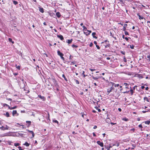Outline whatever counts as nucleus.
Masks as SVG:
<instances>
[{
    "instance_id": "34",
    "label": "nucleus",
    "mask_w": 150,
    "mask_h": 150,
    "mask_svg": "<svg viewBox=\"0 0 150 150\" xmlns=\"http://www.w3.org/2000/svg\"><path fill=\"white\" fill-rule=\"evenodd\" d=\"M13 3L15 5H16L18 4V2L17 1H13Z\"/></svg>"
},
{
    "instance_id": "46",
    "label": "nucleus",
    "mask_w": 150,
    "mask_h": 150,
    "mask_svg": "<svg viewBox=\"0 0 150 150\" xmlns=\"http://www.w3.org/2000/svg\"><path fill=\"white\" fill-rule=\"evenodd\" d=\"M115 87H118L119 86V84H115Z\"/></svg>"
},
{
    "instance_id": "3",
    "label": "nucleus",
    "mask_w": 150,
    "mask_h": 150,
    "mask_svg": "<svg viewBox=\"0 0 150 150\" xmlns=\"http://www.w3.org/2000/svg\"><path fill=\"white\" fill-rule=\"evenodd\" d=\"M52 80L54 86L56 87H59V85L58 84V83L57 81L54 78H52Z\"/></svg>"
},
{
    "instance_id": "54",
    "label": "nucleus",
    "mask_w": 150,
    "mask_h": 150,
    "mask_svg": "<svg viewBox=\"0 0 150 150\" xmlns=\"http://www.w3.org/2000/svg\"><path fill=\"white\" fill-rule=\"evenodd\" d=\"M96 47L98 49H100V47H99V46L98 45H96Z\"/></svg>"
},
{
    "instance_id": "24",
    "label": "nucleus",
    "mask_w": 150,
    "mask_h": 150,
    "mask_svg": "<svg viewBox=\"0 0 150 150\" xmlns=\"http://www.w3.org/2000/svg\"><path fill=\"white\" fill-rule=\"evenodd\" d=\"M122 120H123L124 121H127L129 120V119L128 118H127L126 117L122 118Z\"/></svg>"
},
{
    "instance_id": "28",
    "label": "nucleus",
    "mask_w": 150,
    "mask_h": 150,
    "mask_svg": "<svg viewBox=\"0 0 150 150\" xmlns=\"http://www.w3.org/2000/svg\"><path fill=\"white\" fill-rule=\"evenodd\" d=\"M8 41L9 42H12L13 44L14 43V41H13L12 39L11 38H8Z\"/></svg>"
},
{
    "instance_id": "39",
    "label": "nucleus",
    "mask_w": 150,
    "mask_h": 150,
    "mask_svg": "<svg viewBox=\"0 0 150 150\" xmlns=\"http://www.w3.org/2000/svg\"><path fill=\"white\" fill-rule=\"evenodd\" d=\"M3 105H4V106H6L8 107V108H9V107H10V106L9 105H8V104H6V103L4 104H3Z\"/></svg>"
},
{
    "instance_id": "45",
    "label": "nucleus",
    "mask_w": 150,
    "mask_h": 150,
    "mask_svg": "<svg viewBox=\"0 0 150 150\" xmlns=\"http://www.w3.org/2000/svg\"><path fill=\"white\" fill-rule=\"evenodd\" d=\"M109 42V41H108V40H105L104 41V42H102V43H101L103 44V43H104V42Z\"/></svg>"
},
{
    "instance_id": "33",
    "label": "nucleus",
    "mask_w": 150,
    "mask_h": 150,
    "mask_svg": "<svg viewBox=\"0 0 150 150\" xmlns=\"http://www.w3.org/2000/svg\"><path fill=\"white\" fill-rule=\"evenodd\" d=\"M53 122H54L57 123L58 124H59L58 122L56 120H53L52 121Z\"/></svg>"
},
{
    "instance_id": "12",
    "label": "nucleus",
    "mask_w": 150,
    "mask_h": 150,
    "mask_svg": "<svg viewBox=\"0 0 150 150\" xmlns=\"http://www.w3.org/2000/svg\"><path fill=\"white\" fill-rule=\"evenodd\" d=\"M96 35V33L95 32H93L92 33V35L93 36V38H95L96 39H97L98 38L97 37L95 36V35Z\"/></svg>"
},
{
    "instance_id": "41",
    "label": "nucleus",
    "mask_w": 150,
    "mask_h": 150,
    "mask_svg": "<svg viewBox=\"0 0 150 150\" xmlns=\"http://www.w3.org/2000/svg\"><path fill=\"white\" fill-rule=\"evenodd\" d=\"M63 56H60V57L61 58V59L63 60V61H64L65 60V59H64V57H63Z\"/></svg>"
},
{
    "instance_id": "53",
    "label": "nucleus",
    "mask_w": 150,
    "mask_h": 150,
    "mask_svg": "<svg viewBox=\"0 0 150 150\" xmlns=\"http://www.w3.org/2000/svg\"><path fill=\"white\" fill-rule=\"evenodd\" d=\"M120 144L119 143H118L117 145L116 144H113V146H119Z\"/></svg>"
},
{
    "instance_id": "17",
    "label": "nucleus",
    "mask_w": 150,
    "mask_h": 150,
    "mask_svg": "<svg viewBox=\"0 0 150 150\" xmlns=\"http://www.w3.org/2000/svg\"><path fill=\"white\" fill-rule=\"evenodd\" d=\"M23 145L25 146H26L28 147L29 146L30 144L28 143L27 142H25V143L23 144Z\"/></svg>"
},
{
    "instance_id": "50",
    "label": "nucleus",
    "mask_w": 150,
    "mask_h": 150,
    "mask_svg": "<svg viewBox=\"0 0 150 150\" xmlns=\"http://www.w3.org/2000/svg\"><path fill=\"white\" fill-rule=\"evenodd\" d=\"M75 64V62H72L70 64L71 65H74Z\"/></svg>"
},
{
    "instance_id": "4",
    "label": "nucleus",
    "mask_w": 150,
    "mask_h": 150,
    "mask_svg": "<svg viewBox=\"0 0 150 150\" xmlns=\"http://www.w3.org/2000/svg\"><path fill=\"white\" fill-rule=\"evenodd\" d=\"M129 84H128L127 83H124L122 84V86H125V88L126 89V91L127 90H129Z\"/></svg>"
},
{
    "instance_id": "57",
    "label": "nucleus",
    "mask_w": 150,
    "mask_h": 150,
    "mask_svg": "<svg viewBox=\"0 0 150 150\" xmlns=\"http://www.w3.org/2000/svg\"><path fill=\"white\" fill-rule=\"evenodd\" d=\"M139 128H142L143 127L142 126V125L141 124H140L139 125Z\"/></svg>"
},
{
    "instance_id": "25",
    "label": "nucleus",
    "mask_w": 150,
    "mask_h": 150,
    "mask_svg": "<svg viewBox=\"0 0 150 150\" xmlns=\"http://www.w3.org/2000/svg\"><path fill=\"white\" fill-rule=\"evenodd\" d=\"M82 27L83 28V30L84 31H86L87 30V28L84 26L83 25L82 26Z\"/></svg>"
},
{
    "instance_id": "29",
    "label": "nucleus",
    "mask_w": 150,
    "mask_h": 150,
    "mask_svg": "<svg viewBox=\"0 0 150 150\" xmlns=\"http://www.w3.org/2000/svg\"><path fill=\"white\" fill-rule=\"evenodd\" d=\"M144 123L146 124L149 125L150 123V121H145Z\"/></svg>"
},
{
    "instance_id": "52",
    "label": "nucleus",
    "mask_w": 150,
    "mask_h": 150,
    "mask_svg": "<svg viewBox=\"0 0 150 150\" xmlns=\"http://www.w3.org/2000/svg\"><path fill=\"white\" fill-rule=\"evenodd\" d=\"M126 27H123V30L125 32V31H126Z\"/></svg>"
},
{
    "instance_id": "43",
    "label": "nucleus",
    "mask_w": 150,
    "mask_h": 150,
    "mask_svg": "<svg viewBox=\"0 0 150 150\" xmlns=\"http://www.w3.org/2000/svg\"><path fill=\"white\" fill-rule=\"evenodd\" d=\"M89 70L91 71H93L95 70H96V69H89Z\"/></svg>"
},
{
    "instance_id": "38",
    "label": "nucleus",
    "mask_w": 150,
    "mask_h": 150,
    "mask_svg": "<svg viewBox=\"0 0 150 150\" xmlns=\"http://www.w3.org/2000/svg\"><path fill=\"white\" fill-rule=\"evenodd\" d=\"M130 48L131 49H134V46L133 45H130Z\"/></svg>"
},
{
    "instance_id": "36",
    "label": "nucleus",
    "mask_w": 150,
    "mask_h": 150,
    "mask_svg": "<svg viewBox=\"0 0 150 150\" xmlns=\"http://www.w3.org/2000/svg\"><path fill=\"white\" fill-rule=\"evenodd\" d=\"M71 46L73 47L77 48L78 47V46L75 45L74 44L72 45Z\"/></svg>"
},
{
    "instance_id": "64",
    "label": "nucleus",
    "mask_w": 150,
    "mask_h": 150,
    "mask_svg": "<svg viewBox=\"0 0 150 150\" xmlns=\"http://www.w3.org/2000/svg\"><path fill=\"white\" fill-rule=\"evenodd\" d=\"M118 110L120 111V112H121L122 111V109L121 108H118Z\"/></svg>"
},
{
    "instance_id": "58",
    "label": "nucleus",
    "mask_w": 150,
    "mask_h": 150,
    "mask_svg": "<svg viewBox=\"0 0 150 150\" xmlns=\"http://www.w3.org/2000/svg\"><path fill=\"white\" fill-rule=\"evenodd\" d=\"M127 26V24H125L124 25L123 27H126Z\"/></svg>"
},
{
    "instance_id": "16",
    "label": "nucleus",
    "mask_w": 150,
    "mask_h": 150,
    "mask_svg": "<svg viewBox=\"0 0 150 150\" xmlns=\"http://www.w3.org/2000/svg\"><path fill=\"white\" fill-rule=\"evenodd\" d=\"M4 115L6 117H8L10 116L9 113L8 112H6L5 114H4Z\"/></svg>"
},
{
    "instance_id": "48",
    "label": "nucleus",
    "mask_w": 150,
    "mask_h": 150,
    "mask_svg": "<svg viewBox=\"0 0 150 150\" xmlns=\"http://www.w3.org/2000/svg\"><path fill=\"white\" fill-rule=\"evenodd\" d=\"M93 43L92 42H91L89 44V46L90 47H92L93 46Z\"/></svg>"
},
{
    "instance_id": "19",
    "label": "nucleus",
    "mask_w": 150,
    "mask_h": 150,
    "mask_svg": "<svg viewBox=\"0 0 150 150\" xmlns=\"http://www.w3.org/2000/svg\"><path fill=\"white\" fill-rule=\"evenodd\" d=\"M39 11L41 13H43L44 12V10L42 8H40L39 9Z\"/></svg>"
},
{
    "instance_id": "55",
    "label": "nucleus",
    "mask_w": 150,
    "mask_h": 150,
    "mask_svg": "<svg viewBox=\"0 0 150 150\" xmlns=\"http://www.w3.org/2000/svg\"><path fill=\"white\" fill-rule=\"evenodd\" d=\"M123 60L125 62H127V59H126L125 57H124V58Z\"/></svg>"
},
{
    "instance_id": "23",
    "label": "nucleus",
    "mask_w": 150,
    "mask_h": 150,
    "mask_svg": "<svg viewBox=\"0 0 150 150\" xmlns=\"http://www.w3.org/2000/svg\"><path fill=\"white\" fill-rule=\"evenodd\" d=\"M62 77L64 79V80L66 81H67L68 80L67 78H66L64 74H63L62 75Z\"/></svg>"
},
{
    "instance_id": "59",
    "label": "nucleus",
    "mask_w": 150,
    "mask_h": 150,
    "mask_svg": "<svg viewBox=\"0 0 150 150\" xmlns=\"http://www.w3.org/2000/svg\"><path fill=\"white\" fill-rule=\"evenodd\" d=\"M110 124L112 125H115L116 124V123H114L111 122H110Z\"/></svg>"
},
{
    "instance_id": "49",
    "label": "nucleus",
    "mask_w": 150,
    "mask_h": 150,
    "mask_svg": "<svg viewBox=\"0 0 150 150\" xmlns=\"http://www.w3.org/2000/svg\"><path fill=\"white\" fill-rule=\"evenodd\" d=\"M121 54H123L125 55V52L121 51Z\"/></svg>"
},
{
    "instance_id": "5",
    "label": "nucleus",
    "mask_w": 150,
    "mask_h": 150,
    "mask_svg": "<svg viewBox=\"0 0 150 150\" xmlns=\"http://www.w3.org/2000/svg\"><path fill=\"white\" fill-rule=\"evenodd\" d=\"M12 115L13 116H18V114L17 113V111L16 110H13L12 111Z\"/></svg>"
},
{
    "instance_id": "15",
    "label": "nucleus",
    "mask_w": 150,
    "mask_h": 150,
    "mask_svg": "<svg viewBox=\"0 0 150 150\" xmlns=\"http://www.w3.org/2000/svg\"><path fill=\"white\" fill-rule=\"evenodd\" d=\"M17 108V107L16 106H15L13 107H10V106L9 107V109L10 110H12L13 109H16Z\"/></svg>"
},
{
    "instance_id": "14",
    "label": "nucleus",
    "mask_w": 150,
    "mask_h": 150,
    "mask_svg": "<svg viewBox=\"0 0 150 150\" xmlns=\"http://www.w3.org/2000/svg\"><path fill=\"white\" fill-rule=\"evenodd\" d=\"M56 15L57 17L59 18L61 17V15L59 12H58L56 13Z\"/></svg>"
},
{
    "instance_id": "11",
    "label": "nucleus",
    "mask_w": 150,
    "mask_h": 150,
    "mask_svg": "<svg viewBox=\"0 0 150 150\" xmlns=\"http://www.w3.org/2000/svg\"><path fill=\"white\" fill-rule=\"evenodd\" d=\"M38 97L41 99L43 100H45V98L44 96H41L40 95H38Z\"/></svg>"
},
{
    "instance_id": "31",
    "label": "nucleus",
    "mask_w": 150,
    "mask_h": 150,
    "mask_svg": "<svg viewBox=\"0 0 150 150\" xmlns=\"http://www.w3.org/2000/svg\"><path fill=\"white\" fill-rule=\"evenodd\" d=\"M16 68L19 70H20V66L19 65L18 66H17V65L16 64L15 65Z\"/></svg>"
},
{
    "instance_id": "18",
    "label": "nucleus",
    "mask_w": 150,
    "mask_h": 150,
    "mask_svg": "<svg viewBox=\"0 0 150 150\" xmlns=\"http://www.w3.org/2000/svg\"><path fill=\"white\" fill-rule=\"evenodd\" d=\"M73 39H71L70 40H67V43L69 44H71V43Z\"/></svg>"
},
{
    "instance_id": "37",
    "label": "nucleus",
    "mask_w": 150,
    "mask_h": 150,
    "mask_svg": "<svg viewBox=\"0 0 150 150\" xmlns=\"http://www.w3.org/2000/svg\"><path fill=\"white\" fill-rule=\"evenodd\" d=\"M20 145V144L19 143H15L14 146H17Z\"/></svg>"
},
{
    "instance_id": "32",
    "label": "nucleus",
    "mask_w": 150,
    "mask_h": 150,
    "mask_svg": "<svg viewBox=\"0 0 150 150\" xmlns=\"http://www.w3.org/2000/svg\"><path fill=\"white\" fill-rule=\"evenodd\" d=\"M0 129L1 130H5V127H4L3 126H2V127H0Z\"/></svg>"
},
{
    "instance_id": "1",
    "label": "nucleus",
    "mask_w": 150,
    "mask_h": 150,
    "mask_svg": "<svg viewBox=\"0 0 150 150\" xmlns=\"http://www.w3.org/2000/svg\"><path fill=\"white\" fill-rule=\"evenodd\" d=\"M129 92H130V94L131 95H132L134 93V90L132 89L131 88V87H130V90H127L126 91H124L122 92L124 93H129Z\"/></svg>"
},
{
    "instance_id": "51",
    "label": "nucleus",
    "mask_w": 150,
    "mask_h": 150,
    "mask_svg": "<svg viewBox=\"0 0 150 150\" xmlns=\"http://www.w3.org/2000/svg\"><path fill=\"white\" fill-rule=\"evenodd\" d=\"M18 148L19 149V150H23L21 146H18Z\"/></svg>"
},
{
    "instance_id": "44",
    "label": "nucleus",
    "mask_w": 150,
    "mask_h": 150,
    "mask_svg": "<svg viewBox=\"0 0 150 150\" xmlns=\"http://www.w3.org/2000/svg\"><path fill=\"white\" fill-rule=\"evenodd\" d=\"M125 33L126 35H129L127 31H125Z\"/></svg>"
},
{
    "instance_id": "30",
    "label": "nucleus",
    "mask_w": 150,
    "mask_h": 150,
    "mask_svg": "<svg viewBox=\"0 0 150 150\" xmlns=\"http://www.w3.org/2000/svg\"><path fill=\"white\" fill-rule=\"evenodd\" d=\"M110 43H108V44H107L105 45V48H106L108 47H110Z\"/></svg>"
},
{
    "instance_id": "10",
    "label": "nucleus",
    "mask_w": 150,
    "mask_h": 150,
    "mask_svg": "<svg viewBox=\"0 0 150 150\" xmlns=\"http://www.w3.org/2000/svg\"><path fill=\"white\" fill-rule=\"evenodd\" d=\"M57 54L58 55L60 56H64V54L61 52L59 50H58L57 51Z\"/></svg>"
},
{
    "instance_id": "62",
    "label": "nucleus",
    "mask_w": 150,
    "mask_h": 150,
    "mask_svg": "<svg viewBox=\"0 0 150 150\" xmlns=\"http://www.w3.org/2000/svg\"><path fill=\"white\" fill-rule=\"evenodd\" d=\"M93 136L94 137H96V134H95V133L94 132H93Z\"/></svg>"
},
{
    "instance_id": "22",
    "label": "nucleus",
    "mask_w": 150,
    "mask_h": 150,
    "mask_svg": "<svg viewBox=\"0 0 150 150\" xmlns=\"http://www.w3.org/2000/svg\"><path fill=\"white\" fill-rule=\"evenodd\" d=\"M144 100H146L147 102H150V101H149V98H148L147 97H144Z\"/></svg>"
},
{
    "instance_id": "20",
    "label": "nucleus",
    "mask_w": 150,
    "mask_h": 150,
    "mask_svg": "<svg viewBox=\"0 0 150 150\" xmlns=\"http://www.w3.org/2000/svg\"><path fill=\"white\" fill-rule=\"evenodd\" d=\"M85 72L84 71H83L82 74L83 75V77L85 78L86 76H87V75H85Z\"/></svg>"
},
{
    "instance_id": "21",
    "label": "nucleus",
    "mask_w": 150,
    "mask_h": 150,
    "mask_svg": "<svg viewBox=\"0 0 150 150\" xmlns=\"http://www.w3.org/2000/svg\"><path fill=\"white\" fill-rule=\"evenodd\" d=\"M87 31L88 32V33H86V36L88 35L91 33V30H87Z\"/></svg>"
},
{
    "instance_id": "9",
    "label": "nucleus",
    "mask_w": 150,
    "mask_h": 150,
    "mask_svg": "<svg viewBox=\"0 0 150 150\" xmlns=\"http://www.w3.org/2000/svg\"><path fill=\"white\" fill-rule=\"evenodd\" d=\"M26 130L27 131H28L29 132H30V133H31V134H32V137H34V136H35V134H34V132L33 131H30V130H28V129H27Z\"/></svg>"
},
{
    "instance_id": "7",
    "label": "nucleus",
    "mask_w": 150,
    "mask_h": 150,
    "mask_svg": "<svg viewBox=\"0 0 150 150\" xmlns=\"http://www.w3.org/2000/svg\"><path fill=\"white\" fill-rule=\"evenodd\" d=\"M97 143L98 144L100 145L101 147H103V142H101L100 141H97Z\"/></svg>"
},
{
    "instance_id": "26",
    "label": "nucleus",
    "mask_w": 150,
    "mask_h": 150,
    "mask_svg": "<svg viewBox=\"0 0 150 150\" xmlns=\"http://www.w3.org/2000/svg\"><path fill=\"white\" fill-rule=\"evenodd\" d=\"M95 108L97 110H98V111L99 112H101V110L100 109L98 108L97 106H95Z\"/></svg>"
},
{
    "instance_id": "47",
    "label": "nucleus",
    "mask_w": 150,
    "mask_h": 150,
    "mask_svg": "<svg viewBox=\"0 0 150 150\" xmlns=\"http://www.w3.org/2000/svg\"><path fill=\"white\" fill-rule=\"evenodd\" d=\"M129 38L130 39V38L129 37V38H127V37H125V39L127 40V41H128V40H129Z\"/></svg>"
},
{
    "instance_id": "6",
    "label": "nucleus",
    "mask_w": 150,
    "mask_h": 150,
    "mask_svg": "<svg viewBox=\"0 0 150 150\" xmlns=\"http://www.w3.org/2000/svg\"><path fill=\"white\" fill-rule=\"evenodd\" d=\"M135 76L138 77L139 79H142L143 78L142 75L141 74H136L135 75Z\"/></svg>"
},
{
    "instance_id": "35",
    "label": "nucleus",
    "mask_w": 150,
    "mask_h": 150,
    "mask_svg": "<svg viewBox=\"0 0 150 150\" xmlns=\"http://www.w3.org/2000/svg\"><path fill=\"white\" fill-rule=\"evenodd\" d=\"M9 127L7 125H6L5 127V130H8L9 129Z\"/></svg>"
},
{
    "instance_id": "63",
    "label": "nucleus",
    "mask_w": 150,
    "mask_h": 150,
    "mask_svg": "<svg viewBox=\"0 0 150 150\" xmlns=\"http://www.w3.org/2000/svg\"><path fill=\"white\" fill-rule=\"evenodd\" d=\"M137 87V86H135L132 89L134 90V91L135 87Z\"/></svg>"
},
{
    "instance_id": "2",
    "label": "nucleus",
    "mask_w": 150,
    "mask_h": 150,
    "mask_svg": "<svg viewBox=\"0 0 150 150\" xmlns=\"http://www.w3.org/2000/svg\"><path fill=\"white\" fill-rule=\"evenodd\" d=\"M115 90V88L113 87V86H112L110 88L107 89V94L108 95L111 92H112L113 90Z\"/></svg>"
},
{
    "instance_id": "13",
    "label": "nucleus",
    "mask_w": 150,
    "mask_h": 150,
    "mask_svg": "<svg viewBox=\"0 0 150 150\" xmlns=\"http://www.w3.org/2000/svg\"><path fill=\"white\" fill-rule=\"evenodd\" d=\"M137 15L139 16V19L140 20L143 19L144 18L142 16H141L140 15L139 13H138Z\"/></svg>"
},
{
    "instance_id": "27",
    "label": "nucleus",
    "mask_w": 150,
    "mask_h": 150,
    "mask_svg": "<svg viewBox=\"0 0 150 150\" xmlns=\"http://www.w3.org/2000/svg\"><path fill=\"white\" fill-rule=\"evenodd\" d=\"M46 111L47 113V115H48L47 119L49 120H50V113L49 112H47V111Z\"/></svg>"
},
{
    "instance_id": "8",
    "label": "nucleus",
    "mask_w": 150,
    "mask_h": 150,
    "mask_svg": "<svg viewBox=\"0 0 150 150\" xmlns=\"http://www.w3.org/2000/svg\"><path fill=\"white\" fill-rule=\"evenodd\" d=\"M57 37L59 38L62 40H63L64 39L63 36L62 35H57Z\"/></svg>"
},
{
    "instance_id": "61",
    "label": "nucleus",
    "mask_w": 150,
    "mask_h": 150,
    "mask_svg": "<svg viewBox=\"0 0 150 150\" xmlns=\"http://www.w3.org/2000/svg\"><path fill=\"white\" fill-rule=\"evenodd\" d=\"M93 78L95 80H97L98 79V78L95 77L93 76Z\"/></svg>"
},
{
    "instance_id": "56",
    "label": "nucleus",
    "mask_w": 150,
    "mask_h": 150,
    "mask_svg": "<svg viewBox=\"0 0 150 150\" xmlns=\"http://www.w3.org/2000/svg\"><path fill=\"white\" fill-rule=\"evenodd\" d=\"M147 58L149 60L150 62V55H148L147 56Z\"/></svg>"
},
{
    "instance_id": "40",
    "label": "nucleus",
    "mask_w": 150,
    "mask_h": 150,
    "mask_svg": "<svg viewBox=\"0 0 150 150\" xmlns=\"http://www.w3.org/2000/svg\"><path fill=\"white\" fill-rule=\"evenodd\" d=\"M81 116H82V117H83V118H84V115H86L83 112H81Z\"/></svg>"
},
{
    "instance_id": "42",
    "label": "nucleus",
    "mask_w": 150,
    "mask_h": 150,
    "mask_svg": "<svg viewBox=\"0 0 150 150\" xmlns=\"http://www.w3.org/2000/svg\"><path fill=\"white\" fill-rule=\"evenodd\" d=\"M26 122L27 123H28L30 125L31 123V122L30 121H26Z\"/></svg>"
},
{
    "instance_id": "60",
    "label": "nucleus",
    "mask_w": 150,
    "mask_h": 150,
    "mask_svg": "<svg viewBox=\"0 0 150 150\" xmlns=\"http://www.w3.org/2000/svg\"><path fill=\"white\" fill-rule=\"evenodd\" d=\"M97 128V126L96 125H95L93 127V129H96Z\"/></svg>"
}]
</instances>
